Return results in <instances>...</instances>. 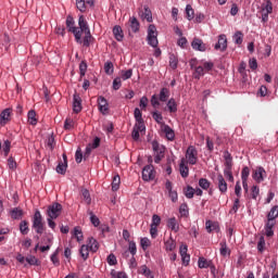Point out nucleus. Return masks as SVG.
<instances>
[{
	"label": "nucleus",
	"mask_w": 278,
	"mask_h": 278,
	"mask_svg": "<svg viewBox=\"0 0 278 278\" xmlns=\"http://www.w3.org/2000/svg\"><path fill=\"white\" fill-rule=\"evenodd\" d=\"M210 185H211L210 180H207L206 178H201L199 180V186H200V188H202V190H208Z\"/></svg>",
	"instance_id": "obj_51"
},
{
	"label": "nucleus",
	"mask_w": 278,
	"mask_h": 278,
	"mask_svg": "<svg viewBox=\"0 0 278 278\" xmlns=\"http://www.w3.org/2000/svg\"><path fill=\"white\" fill-rule=\"evenodd\" d=\"M73 111L76 114H79V112H81V97H79L77 93H74L73 97Z\"/></svg>",
	"instance_id": "obj_16"
},
{
	"label": "nucleus",
	"mask_w": 278,
	"mask_h": 278,
	"mask_svg": "<svg viewBox=\"0 0 278 278\" xmlns=\"http://www.w3.org/2000/svg\"><path fill=\"white\" fill-rule=\"evenodd\" d=\"M197 60H191L190 61V66L191 68H194V78L195 79H201L205 75V70L203 66H195Z\"/></svg>",
	"instance_id": "obj_10"
},
{
	"label": "nucleus",
	"mask_w": 278,
	"mask_h": 278,
	"mask_svg": "<svg viewBox=\"0 0 278 278\" xmlns=\"http://www.w3.org/2000/svg\"><path fill=\"white\" fill-rule=\"evenodd\" d=\"M66 168H68V163H63L61 161L56 166V173L59 175H66Z\"/></svg>",
	"instance_id": "obj_28"
},
{
	"label": "nucleus",
	"mask_w": 278,
	"mask_h": 278,
	"mask_svg": "<svg viewBox=\"0 0 278 278\" xmlns=\"http://www.w3.org/2000/svg\"><path fill=\"white\" fill-rule=\"evenodd\" d=\"M152 118L155 121V123H157L159 125H164V117L162 116V113L154 111L152 113Z\"/></svg>",
	"instance_id": "obj_36"
},
{
	"label": "nucleus",
	"mask_w": 278,
	"mask_h": 278,
	"mask_svg": "<svg viewBox=\"0 0 278 278\" xmlns=\"http://www.w3.org/2000/svg\"><path fill=\"white\" fill-rule=\"evenodd\" d=\"M87 247L92 251V253H97V251H99V242L94 238H89Z\"/></svg>",
	"instance_id": "obj_26"
},
{
	"label": "nucleus",
	"mask_w": 278,
	"mask_h": 278,
	"mask_svg": "<svg viewBox=\"0 0 278 278\" xmlns=\"http://www.w3.org/2000/svg\"><path fill=\"white\" fill-rule=\"evenodd\" d=\"M143 181H153L155 179V168L153 165H147L142 169Z\"/></svg>",
	"instance_id": "obj_7"
},
{
	"label": "nucleus",
	"mask_w": 278,
	"mask_h": 278,
	"mask_svg": "<svg viewBox=\"0 0 278 278\" xmlns=\"http://www.w3.org/2000/svg\"><path fill=\"white\" fill-rule=\"evenodd\" d=\"M131 75H134L132 70L122 71L121 72V79L127 81V79H131Z\"/></svg>",
	"instance_id": "obj_43"
},
{
	"label": "nucleus",
	"mask_w": 278,
	"mask_h": 278,
	"mask_svg": "<svg viewBox=\"0 0 278 278\" xmlns=\"http://www.w3.org/2000/svg\"><path fill=\"white\" fill-rule=\"evenodd\" d=\"M147 40L150 47L157 49V45H160V42L157 41V28H155V25L149 26Z\"/></svg>",
	"instance_id": "obj_4"
},
{
	"label": "nucleus",
	"mask_w": 278,
	"mask_h": 278,
	"mask_svg": "<svg viewBox=\"0 0 278 278\" xmlns=\"http://www.w3.org/2000/svg\"><path fill=\"white\" fill-rule=\"evenodd\" d=\"M252 178L256 184H262L266 179V169L262 166L256 167L252 173Z\"/></svg>",
	"instance_id": "obj_8"
},
{
	"label": "nucleus",
	"mask_w": 278,
	"mask_h": 278,
	"mask_svg": "<svg viewBox=\"0 0 278 278\" xmlns=\"http://www.w3.org/2000/svg\"><path fill=\"white\" fill-rule=\"evenodd\" d=\"M140 244H141V249H143V251H147V249L151 247V240H149V238H142L140 240Z\"/></svg>",
	"instance_id": "obj_55"
},
{
	"label": "nucleus",
	"mask_w": 278,
	"mask_h": 278,
	"mask_svg": "<svg viewBox=\"0 0 278 278\" xmlns=\"http://www.w3.org/2000/svg\"><path fill=\"white\" fill-rule=\"evenodd\" d=\"M62 214V204L54 202L47 208V215L49 218H58Z\"/></svg>",
	"instance_id": "obj_6"
},
{
	"label": "nucleus",
	"mask_w": 278,
	"mask_h": 278,
	"mask_svg": "<svg viewBox=\"0 0 278 278\" xmlns=\"http://www.w3.org/2000/svg\"><path fill=\"white\" fill-rule=\"evenodd\" d=\"M143 18L148 21V23H151L153 21V15L151 14V11L149 9H144Z\"/></svg>",
	"instance_id": "obj_62"
},
{
	"label": "nucleus",
	"mask_w": 278,
	"mask_h": 278,
	"mask_svg": "<svg viewBox=\"0 0 278 278\" xmlns=\"http://www.w3.org/2000/svg\"><path fill=\"white\" fill-rule=\"evenodd\" d=\"M128 251L130 255H136L138 253V248L136 247V241H128Z\"/></svg>",
	"instance_id": "obj_46"
},
{
	"label": "nucleus",
	"mask_w": 278,
	"mask_h": 278,
	"mask_svg": "<svg viewBox=\"0 0 278 278\" xmlns=\"http://www.w3.org/2000/svg\"><path fill=\"white\" fill-rule=\"evenodd\" d=\"M185 157H186L185 161H187V164L194 166V164L199 162V151H197V148H194V146H189L186 151Z\"/></svg>",
	"instance_id": "obj_3"
},
{
	"label": "nucleus",
	"mask_w": 278,
	"mask_h": 278,
	"mask_svg": "<svg viewBox=\"0 0 278 278\" xmlns=\"http://www.w3.org/2000/svg\"><path fill=\"white\" fill-rule=\"evenodd\" d=\"M92 5H94V0H76V8L79 12H86Z\"/></svg>",
	"instance_id": "obj_9"
},
{
	"label": "nucleus",
	"mask_w": 278,
	"mask_h": 278,
	"mask_svg": "<svg viewBox=\"0 0 278 278\" xmlns=\"http://www.w3.org/2000/svg\"><path fill=\"white\" fill-rule=\"evenodd\" d=\"M186 14H187V20L188 21L194 20V9H192V5L187 4Z\"/></svg>",
	"instance_id": "obj_40"
},
{
	"label": "nucleus",
	"mask_w": 278,
	"mask_h": 278,
	"mask_svg": "<svg viewBox=\"0 0 278 278\" xmlns=\"http://www.w3.org/2000/svg\"><path fill=\"white\" fill-rule=\"evenodd\" d=\"M3 46L5 51H9L10 49V36L8 34H4L3 36Z\"/></svg>",
	"instance_id": "obj_64"
},
{
	"label": "nucleus",
	"mask_w": 278,
	"mask_h": 278,
	"mask_svg": "<svg viewBox=\"0 0 278 278\" xmlns=\"http://www.w3.org/2000/svg\"><path fill=\"white\" fill-rule=\"evenodd\" d=\"M78 25H79V31L80 35L85 34L86 31H90V27H88V22L86 21V17L84 15H80L78 18Z\"/></svg>",
	"instance_id": "obj_17"
},
{
	"label": "nucleus",
	"mask_w": 278,
	"mask_h": 278,
	"mask_svg": "<svg viewBox=\"0 0 278 278\" xmlns=\"http://www.w3.org/2000/svg\"><path fill=\"white\" fill-rule=\"evenodd\" d=\"M73 238H76L77 242H81L84 240V232L80 227H75L72 232Z\"/></svg>",
	"instance_id": "obj_27"
},
{
	"label": "nucleus",
	"mask_w": 278,
	"mask_h": 278,
	"mask_svg": "<svg viewBox=\"0 0 278 278\" xmlns=\"http://www.w3.org/2000/svg\"><path fill=\"white\" fill-rule=\"evenodd\" d=\"M81 197L84 198V201L87 203V205L92 203V198H90V191H88V189H81Z\"/></svg>",
	"instance_id": "obj_37"
},
{
	"label": "nucleus",
	"mask_w": 278,
	"mask_h": 278,
	"mask_svg": "<svg viewBox=\"0 0 278 278\" xmlns=\"http://www.w3.org/2000/svg\"><path fill=\"white\" fill-rule=\"evenodd\" d=\"M28 123H29V125H37L38 124V119L36 118V111L30 110L28 112Z\"/></svg>",
	"instance_id": "obj_38"
},
{
	"label": "nucleus",
	"mask_w": 278,
	"mask_h": 278,
	"mask_svg": "<svg viewBox=\"0 0 278 278\" xmlns=\"http://www.w3.org/2000/svg\"><path fill=\"white\" fill-rule=\"evenodd\" d=\"M11 147H12V142H10V140H5L3 146H2V151H3L5 156H8V153H10Z\"/></svg>",
	"instance_id": "obj_54"
},
{
	"label": "nucleus",
	"mask_w": 278,
	"mask_h": 278,
	"mask_svg": "<svg viewBox=\"0 0 278 278\" xmlns=\"http://www.w3.org/2000/svg\"><path fill=\"white\" fill-rule=\"evenodd\" d=\"M33 228L37 233H43L45 231V223H42V214H40V211H36L34 214Z\"/></svg>",
	"instance_id": "obj_5"
},
{
	"label": "nucleus",
	"mask_w": 278,
	"mask_h": 278,
	"mask_svg": "<svg viewBox=\"0 0 278 278\" xmlns=\"http://www.w3.org/2000/svg\"><path fill=\"white\" fill-rule=\"evenodd\" d=\"M12 114L11 109H5L0 114V125H7L10 121V116Z\"/></svg>",
	"instance_id": "obj_18"
},
{
	"label": "nucleus",
	"mask_w": 278,
	"mask_h": 278,
	"mask_svg": "<svg viewBox=\"0 0 278 278\" xmlns=\"http://www.w3.org/2000/svg\"><path fill=\"white\" fill-rule=\"evenodd\" d=\"M121 188V176L116 175L113 177L112 190L116 192Z\"/></svg>",
	"instance_id": "obj_32"
},
{
	"label": "nucleus",
	"mask_w": 278,
	"mask_h": 278,
	"mask_svg": "<svg viewBox=\"0 0 278 278\" xmlns=\"http://www.w3.org/2000/svg\"><path fill=\"white\" fill-rule=\"evenodd\" d=\"M199 268H210L212 261H207L205 257H200L198 261Z\"/></svg>",
	"instance_id": "obj_29"
},
{
	"label": "nucleus",
	"mask_w": 278,
	"mask_h": 278,
	"mask_svg": "<svg viewBox=\"0 0 278 278\" xmlns=\"http://www.w3.org/2000/svg\"><path fill=\"white\" fill-rule=\"evenodd\" d=\"M216 51H226L227 50V36L226 35H219L218 41L215 45Z\"/></svg>",
	"instance_id": "obj_14"
},
{
	"label": "nucleus",
	"mask_w": 278,
	"mask_h": 278,
	"mask_svg": "<svg viewBox=\"0 0 278 278\" xmlns=\"http://www.w3.org/2000/svg\"><path fill=\"white\" fill-rule=\"evenodd\" d=\"M168 97H170V90L168 88H162L159 94V101L164 103L168 101Z\"/></svg>",
	"instance_id": "obj_25"
},
{
	"label": "nucleus",
	"mask_w": 278,
	"mask_h": 278,
	"mask_svg": "<svg viewBox=\"0 0 278 278\" xmlns=\"http://www.w3.org/2000/svg\"><path fill=\"white\" fill-rule=\"evenodd\" d=\"M265 247H266V240L264 239V237H261L257 243V251H260V253H264Z\"/></svg>",
	"instance_id": "obj_57"
},
{
	"label": "nucleus",
	"mask_w": 278,
	"mask_h": 278,
	"mask_svg": "<svg viewBox=\"0 0 278 278\" xmlns=\"http://www.w3.org/2000/svg\"><path fill=\"white\" fill-rule=\"evenodd\" d=\"M180 216H188V204H181L179 207Z\"/></svg>",
	"instance_id": "obj_63"
},
{
	"label": "nucleus",
	"mask_w": 278,
	"mask_h": 278,
	"mask_svg": "<svg viewBox=\"0 0 278 278\" xmlns=\"http://www.w3.org/2000/svg\"><path fill=\"white\" fill-rule=\"evenodd\" d=\"M98 105H99V111L101 112V114H108L110 108L108 104V100L105 98H103V96H100L98 98Z\"/></svg>",
	"instance_id": "obj_12"
},
{
	"label": "nucleus",
	"mask_w": 278,
	"mask_h": 278,
	"mask_svg": "<svg viewBox=\"0 0 278 278\" xmlns=\"http://www.w3.org/2000/svg\"><path fill=\"white\" fill-rule=\"evenodd\" d=\"M160 223H162V218L159 215H153L151 226L160 227Z\"/></svg>",
	"instance_id": "obj_58"
},
{
	"label": "nucleus",
	"mask_w": 278,
	"mask_h": 278,
	"mask_svg": "<svg viewBox=\"0 0 278 278\" xmlns=\"http://www.w3.org/2000/svg\"><path fill=\"white\" fill-rule=\"evenodd\" d=\"M75 160L77 164H81V160H84V154L79 148L76 150Z\"/></svg>",
	"instance_id": "obj_61"
},
{
	"label": "nucleus",
	"mask_w": 278,
	"mask_h": 278,
	"mask_svg": "<svg viewBox=\"0 0 278 278\" xmlns=\"http://www.w3.org/2000/svg\"><path fill=\"white\" fill-rule=\"evenodd\" d=\"M66 27L68 31L74 34V38L78 45H81V31L79 28L75 27V20L73 16L68 15L66 18Z\"/></svg>",
	"instance_id": "obj_2"
},
{
	"label": "nucleus",
	"mask_w": 278,
	"mask_h": 278,
	"mask_svg": "<svg viewBox=\"0 0 278 278\" xmlns=\"http://www.w3.org/2000/svg\"><path fill=\"white\" fill-rule=\"evenodd\" d=\"M104 71L106 75H112L114 73V64L112 62H106L104 64Z\"/></svg>",
	"instance_id": "obj_52"
},
{
	"label": "nucleus",
	"mask_w": 278,
	"mask_h": 278,
	"mask_svg": "<svg viewBox=\"0 0 278 278\" xmlns=\"http://www.w3.org/2000/svg\"><path fill=\"white\" fill-rule=\"evenodd\" d=\"M205 229H206L207 233H212V231H217L218 223L212 222V220H206L205 222Z\"/></svg>",
	"instance_id": "obj_24"
},
{
	"label": "nucleus",
	"mask_w": 278,
	"mask_h": 278,
	"mask_svg": "<svg viewBox=\"0 0 278 278\" xmlns=\"http://www.w3.org/2000/svg\"><path fill=\"white\" fill-rule=\"evenodd\" d=\"M191 47L194 51H207V46L203 42V40L199 38H194L191 42Z\"/></svg>",
	"instance_id": "obj_11"
},
{
	"label": "nucleus",
	"mask_w": 278,
	"mask_h": 278,
	"mask_svg": "<svg viewBox=\"0 0 278 278\" xmlns=\"http://www.w3.org/2000/svg\"><path fill=\"white\" fill-rule=\"evenodd\" d=\"M219 253L223 257H227L229 255H231V250H229V248L227 247V241H222L219 243Z\"/></svg>",
	"instance_id": "obj_22"
},
{
	"label": "nucleus",
	"mask_w": 278,
	"mask_h": 278,
	"mask_svg": "<svg viewBox=\"0 0 278 278\" xmlns=\"http://www.w3.org/2000/svg\"><path fill=\"white\" fill-rule=\"evenodd\" d=\"M128 25H129L131 31H134V34H136L137 31L140 30V22H138V18H136L134 16L129 18Z\"/></svg>",
	"instance_id": "obj_19"
},
{
	"label": "nucleus",
	"mask_w": 278,
	"mask_h": 278,
	"mask_svg": "<svg viewBox=\"0 0 278 278\" xmlns=\"http://www.w3.org/2000/svg\"><path fill=\"white\" fill-rule=\"evenodd\" d=\"M73 127H75V121L71 119V118H67L65 119V123H64V129H73Z\"/></svg>",
	"instance_id": "obj_59"
},
{
	"label": "nucleus",
	"mask_w": 278,
	"mask_h": 278,
	"mask_svg": "<svg viewBox=\"0 0 278 278\" xmlns=\"http://www.w3.org/2000/svg\"><path fill=\"white\" fill-rule=\"evenodd\" d=\"M111 277L112 278H127V274L123 271H116L114 269L111 270Z\"/></svg>",
	"instance_id": "obj_56"
},
{
	"label": "nucleus",
	"mask_w": 278,
	"mask_h": 278,
	"mask_svg": "<svg viewBox=\"0 0 278 278\" xmlns=\"http://www.w3.org/2000/svg\"><path fill=\"white\" fill-rule=\"evenodd\" d=\"M176 247H177V243L175 242V240H173V238H169L165 242V251H175Z\"/></svg>",
	"instance_id": "obj_34"
},
{
	"label": "nucleus",
	"mask_w": 278,
	"mask_h": 278,
	"mask_svg": "<svg viewBox=\"0 0 278 278\" xmlns=\"http://www.w3.org/2000/svg\"><path fill=\"white\" fill-rule=\"evenodd\" d=\"M90 42H92V35L90 34V30L85 33L84 40H81V45L84 47H90Z\"/></svg>",
	"instance_id": "obj_35"
},
{
	"label": "nucleus",
	"mask_w": 278,
	"mask_h": 278,
	"mask_svg": "<svg viewBox=\"0 0 278 278\" xmlns=\"http://www.w3.org/2000/svg\"><path fill=\"white\" fill-rule=\"evenodd\" d=\"M262 12L265 14H273V2H270V0L266 1V4L263 7Z\"/></svg>",
	"instance_id": "obj_45"
},
{
	"label": "nucleus",
	"mask_w": 278,
	"mask_h": 278,
	"mask_svg": "<svg viewBox=\"0 0 278 278\" xmlns=\"http://www.w3.org/2000/svg\"><path fill=\"white\" fill-rule=\"evenodd\" d=\"M113 35L118 42H122V40L125 38V35L123 34V28H121V26H114Z\"/></svg>",
	"instance_id": "obj_23"
},
{
	"label": "nucleus",
	"mask_w": 278,
	"mask_h": 278,
	"mask_svg": "<svg viewBox=\"0 0 278 278\" xmlns=\"http://www.w3.org/2000/svg\"><path fill=\"white\" fill-rule=\"evenodd\" d=\"M123 86V83L121 80V77H116L114 80H113V89L115 90H121V87Z\"/></svg>",
	"instance_id": "obj_60"
},
{
	"label": "nucleus",
	"mask_w": 278,
	"mask_h": 278,
	"mask_svg": "<svg viewBox=\"0 0 278 278\" xmlns=\"http://www.w3.org/2000/svg\"><path fill=\"white\" fill-rule=\"evenodd\" d=\"M26 262H27V264H29L30 266H38V265L40 264V261H38V260L36 258V256H34V255L27 256V257H26Z\"/></svg>",
	"instance_id": "obj_50"
},
{
	"label": "nucleus",
	"mask_w": 278,
	"mask_h": 278,
	"mask_svg": "<svg viewBox=\"0 0 278 278\" xmlns=\"http://www.w3.org/2000/svg\"><path fill=\"white\" fill-rule=\"evenodd\" d=\"M278 217V206L275 205L270 208L269 213L267 214L268 220H275Z\"/></svg>",
	"instance_id": "obj_31"
},
{
	"label": "nucleus",
	"mask_w": 278,
	"mask_h": 278,
	"mask_svg": "<svg viewBox=\"0 0 278 278\" xmlns=\"http://www.w3.org/2000/svg\"><path fill=\"white\" fill-rule=\"evenodd\" d=\"M179 173L184 179L190 175V168H188V165L186 164V159H181L179 163Z\"/></svg>",
	"instance_id": "obj_15"
},
{
	"label": "nucleus",
	"mask_w": 278,
	"mask_h": 278,
	"mask_svg": "<svg viewBox=\"0 0 278 278\" xmlns=\"http://www.w3.org/2000/svg\"><path fill=\"white\" fill-rule=\"evenodd\" d=\"M184 194L187 199H193L194 198V188L188 186L185 190H184Z\"/></svg>",
	"instance_id": "obj_49"
},
{
	"label": "nucleus",
	"mask_w": 278,
	"mask_h": 278,
	"mask_svg": "<svg viewBox=\"0 0 278 278\" xmlns=\"http://www.w3.org/2000/svg\"><path fill=\"white\" fill-rule=\"evenodd\" d=\"M217 186L222 193L227 192V181H225V178L220 174L217 176Z\"/></svg>",
	"instance_id": "obj_20"
},
{
	"label": "nucleus",
	"mask_w": 278,
	"mask_h": 278,
	"mask_svg": "<svg viewBox=\"0 0 278 278\" xmlns=\"http://www.w3.org/2000/svg\"><path fill=\"white\" fill-rule=\"evenodd\" d=\"M58 255H60V249H56L54 253L50 256V260L54 266H60V258H58Z\"/></svg>",
	"instance_id": "obj_44"
},
{
	"label": "nucleus",
	"mask_w": 278,
	"mask_h": 278,
	"mask_svg": "<svg viewBox=\"0 0 278 278\" xmlns=\"http://www.w3.org/2000/svg\"><path fill=\"white\" fill-rule=\"evenodd\" d=\"M161 131H163V134H165V138H167V140H175V130H173V128H170V126H168L166 124H162Z\"/></svg>",
	"instance_id": "obj_13"
},
{
	"label": "nucleus",
	"mask_w": 278,
	"mask_h": 278,
	"mask_svg": "<svg viewBox=\"0 0 278 278\" xmlns=\"http://www.w3.org/2000/svg\"><path fill=\"white\" fill-rule=\"evenodd\" d=\"M167 110L168 112H170L172 114L177 112V102L175 101V99H169L167 102Z\"/></svg>",
	"instance_id": "obj_33"
},
{
	"label": "nucleus",
	"mask_w": 278,
	"mask_h": 278,
	"mask_svg": "<svg viewBox=\"0 0 278 278\" xmlns=\"http://www.w3.org/2000/svg\"><path fill=\"white\" fill-rule=\"evenodd\" d=\"M140 273L141 275H144V277L147 278H153V274L151 273V269L147 267V265L140 267Z\"/></svg>",
	"instance_id": "obj_47"
},
{
	"label": "nucleus",
	"mask_w": 278,
	"mask_h": 278,
	"mask_svg": "<svg viewBox=\"0 0 278 278\" xmlns=\"http://www.w3.org/2000/svg\"><path fill=\"white\" fill-rule=\"evenodd\" d=\"M20 231L23 236H27V233H29V226L27 225V222H21Z\"/></svg>",
	"instance_id": "obj_42"
},
{
	"label": "nucleus",
	"mask_w": 278,
	"mask_h": 278,
	"mask_svg": "<svg viewBox=\"0 0 278 278\" xmlns=\"http://www.w3.org/2000/svg\"><path fill=\"white\" fill-rule=\"evenodd\" d=\"M179 64V60L175 54L169 55V66L175 71L177 68V65Z\"/></svg>",
	"instance_id": "obj_39"
},
{
	"label": "nucleus",
	"mask_w": 278,
	"mask_h": 278,
	"mask_svg": "<svg viewBox=\"0 0 278 278\" xmlns=\"http://www.w3.org/2000/svg\"><path fill=\"white\" fill-rule=\"evenodd\" d=\"M80 255L83 260H88V255H90V248H88V245H81Z\"/></svg>",
	"instance_id": "obj_48"
},
{
	"label": "nucleus",
	"mask_w": 278,
	"mask_h": 278,
	"mask_svg": "<svg viewBox=\"0 0 278 278\" xmlns=\"http://www.w3.org/2000/svg\"><path fill=\"white\" fill-rule=\"evenodd\" d=\"M167 227L168 229H172V231H175V233H177V231H179V223L177 222V218L170 217L167 220Z\"/></svg>",
	"instance_id": "obj_21"
},
{
	"label": "nucleus",
	"mask_w": 278,
	"mask_h": 278,
	"mask_svg": "<svg viewBox=\"0 0 278 278\" xmlns=\"http://www.w3.org/2000/svg\"><path fill=\"white\" fill-rule=\"evenodd\" d=\"M232 38L236 45H242V41L244 40V35L242 34V31H237Z\"/></svg>",
	"instance_id": "obj_41"
},
{
	"label": "nucleus",
	"mask_w": 278,
	"mask_h": 278,
	"mask_svg": "<svg viewBox=\"0 0 278 278\" xmlns=\"http://www.w3.org/2000/svg\"><path fill=\"white\" fill-rule=\"evenodd\" d=\"M152 149L154 152V162L155 164H160L165 157L166 147L160 144L157 141H152Z\"/></svg>",
	"instance_id": "obj_1"
},
{
	"label": "nucleus",
	"mask_w": 278,
	"mask_h": 278,
	"mask_svg": "<svg viewBox=\"0 0 278 278\" xmlns=\"http://www.w3.org/2000/svg\"><path fill=\"white\" fill-rule=\"evenodd\" d=\"M11 217L14 218V220H18L23 217V210L15 207L11 211Z\"/></svg>",
	"instance_id": "obj_30"
},
{
	"label": "nucleus",
	"mask_w": 278,
	"mask_h": 278,
	"mask_svg": "<svg viewBox=\"0 0 278 278\" xmlns=\"http://www.w3.org/2000/svg\"><path fill=\"white\" fill-rule=\"evenodd\" d=\"M249 175H251V169H249V167H243L242 172H241V179L242 181H248L249 179Z\"/></svg>",
	"instance_id": "obj_53"
}]
</instances>
